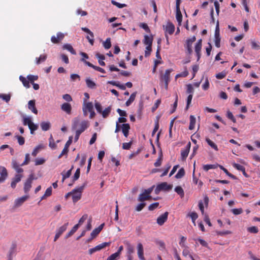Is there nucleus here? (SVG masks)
Instances as JSON below:
<instances>
[{"label":"nucleus","mask_w":260,"mask_h":260,"mask_svg":"<svg viewBox=\"0 0 260 260\" xmlns=\"http://www.w3.org/2000/svg\"><path fill=\"white\" fill-rule=\"evenodd\" d=\"M132 145V141H130L128 143H123L122 144V148L125 150H128L131 148Z\"/></svg>","instance_id":"59"},{"label":"nucleus","mask_w":260,"mask_h":260,"mask_svg":"<svg viewBox=\"0 0 260 260\" xmlns=\"http://www.w3.org/2000/svg\"><path fill=\"white\" fill-rule=\"evenodd\" d=\"M122 132L125 137H127L130 129V125L128 123H123L121 125Z\"/></svg>","instance_id":"17"},{"label":"nucleus","mask_w":260,"mask_h":260,"mask_svg":"<svg viewBox=\"0 0 260 260\" xmlns=\"http://www.w3.org/2000/svg\"><path fill=\"white\" fill-rule=\"evenodd\" d=\"M169 213L168 212H165L164 214L160 215L157 218V223L159 225H162L167 221Z\"/></svg>","instance_id":"9"},{"label":"nucleus","mask_w":260,"mask_h":260,"mask_svg":"<svg viewBox=\"0 0 260 260\" xmlns=\"http://www.w3.org/2000/svg\"><path fill=\"white\" fill-rule=\"evenodd\" d=\"M99 234L98 231L94 229L90 234V237L87 240L86 242L88 243L90 242L93 238L96 237Z\"/></svg>","instance_id":"39"},{"label":"nucleus","mask_w":260,"mask_h":260,"mask_svg":"<svg viewBox=\"0 0 260 260\" xmlns=\"http://www.w3.org/2000/svg\"><path fill=\"white\" fill-rule=\"evenodd\" d=\"M63 49L67 50L70 51L72 54L75 55L76 54V51L74 49L72 45L70 44H66L62 46Z\"/></svg>","instance_id":"23"},{"label":"nucleus","mask_w":260,"mask_h":260,"mask_svg":"<svg viewBox=\"0 0 260 260\" xmlns=\"http://www.w3.org/2000/svg\"><path fill=\"white\" fill-rule=\"evenodd\" d=\"M111 110V106H109L108 107L106 108L104 111H102V112L101 113L102 114L103 117L104 118L107 117L109 115Z\"/></svg>","instance_id":"37"},{"label":"nucleus","mask_w":260,"mask_h":260,"mask_svg":"<svg viewBox=\"0 0 260 260\" xmlns=\"http://www.w3.org/2000/svg\"><path fill=\"white\" fill-rule=\"evenodd\" d=\"M202 40L200 39L196 43L195 46V51L196 53H198L199 52H201V50L202 48Z\"/></svg>","instance_id":"38"},{"label":"nucleus","mask_w":260,"mask_h":260,"mask_svg":"<svg viewBox=\"0 0 260 260\" xmlns=\"http://www.w3.org/2000/svg\"><path fill=\"white\" fill-rule=\"evenodd\" d=\"M49 146L50 148L52 149H55L57 147L56 144L54 142V139L53 138V137L52 135H50V138H49Z\"/></svg>","instance_id":"45"},{"label":"nucleus","mask_w":260,"mask_h":260,"mask_svg":"<svg viewBox=\"0 0 260 260\" xmlns=\"http://www.w3.org/2000/svg\"><path fill=\"white\" fill-rule=\"evenodd\" d=\"M29 161H30L29 154L26 153L25 155V160L23 161V162L20 165V166H23L24 165H26L29 164Z\"/></svg>","instance_id":"55"},{"label":"nucleus","mask_w":260,"mask_h":260,"mask_svg":"<svg viewBox=\"0 0 260 260\" xmlns=\"http://www.w3.org/2000/svg\"><path fill=\"white\" fill-rule=\"evenodd\" d=\"M0 98L2 99L6 102L8 103L10 100L11 95H10V94H0Z\"/></svg>","instance_id":"47"},{"label":"nucleus","mask_w":260,"mask_h":260,"mask_svg":"<svg viewBox=\"0 0 260 260\" xmlns=\"http://www.w3.org/2000/svg\"><path fill=\"white\" fill-rule=\"evenodd\" d=\"M172 71L173 69H172L167 70L165 74L161 76L160 80L164 81H170V74Z\"/></svg>","instance_id":"16"},{"label":"nucleus","mask_w":260,"mask_h":260,"mask_svg":"<svg viewBox=\"0 0 260 260\" xmlns=\"http://www.w3.org/2000/svg\"><path fill=\"white\" fill-rule=\"evenodd\" d=\"M29 198L28 196H24L15 200L14 208H16L21 206L25 201Z\"/></svg>","instance_id":"7"},{"label":"nucleus","mask_w":260,"mask_h":260,"mask_svg":"<svg viewBox=\"0 0 260 260\" xmlns=\"http://www.w3.org/2000/svg\"><path fill=\"white\" fill-rule=\"evenodd\" d=\"M47 58V55H41L39 58H36V63L39 64L41 62L44 61Z\"/></svg>","instance_id":"43"},{"label":"nucleus","mask_w":260,"mask_h":260,"mask_svg":"<svg viewBox=\"0 0 260 260\" xmlns=\"http://www.w3.org/2000/svg\"><path fill=\"white\" fill-rule=\"evenodd\" d=\"M190 123L189 125V129L192 130L194 128V125L196 122V118L193 115H190L189 117Z\"/></svg>","instance_id":"24"},{"label":"nucleus","mask_w":260,"mask_h":260,"mask_svg":"<svg viewBox=\"0 0 260 260\" xmlns=\"http://www.w3.org/2000/svg\"><path fill=\"white\" fill-rule=\"evenodd\" d=\"M34 179H36V178H34V174H31L29 175L28 179L24 183V191L25 193H27L29 191L31 187L32 182Z\"/></svg>","instance_id":"3"},{"label":"nucleus","mask_w":260,"mask_h":260,"mask_svg":"<svg viewBox=\"0 0 260 260\" xmlns=\"http://www.w3.org/2000/svg\"><path fill=\"white\" fill-rule=\"evenodd\" d=\"M185 170L184 169L182 168L180 169H179L178 173L175 175V178L177 179H180L182 178L185 175Z\"/></svg>","instance_id":"32"},{"label":"nucleus","mask_w":260,"mask_h":260,"mask_svg":"<svg viewBox=\"0 0 260 260\" xmlns=\"http://www.w3.org/2000/svg\"><path fill=\"white\" fill-rule=\"evenodd\" d=\"M80 60L81 61L83 62L86 65H87L88 67H90L91 68H92L93 69H94L96 71H98L100 72L103 73H105L106 72L103 69H102V68L99 67H97V66H95L92 64L90 62L87 61L86 60H85L84 58H81Z\"/></svg>","instance_id":"10"},{"label":"nucleus","mask_w":260,"mask_h":260,"mask_svg":"<svg viewBox=\"0 0 260 260\" xmlns=\"http://www.w3.org/2000/svg\"><path fill=\"white\" fill-rule=\"evenodd\" d=\"M85 186V184L84 183L82 186L78 188L74 189L71 191L73 202L74 203H76L78 201L80 200L81 198L82 192L84 189Z\"/></svg>","instance_id":"2"},{"label":"nucleus","mask_w":260,"mask_h":260,"mask_svg":"<svg viewBox=\"0 0 260 260\" xmlns=\"http://www.w3.org/2000/svg\"><path fill=\"white\" fill-rule=\"evenodd\" d=\"M192 43L189 42H187L186 41V50H187V53H188V54H191L192 52V49H191V47H192Z\"/></svg>","instance_id":"42"},{"label":"nucleus","mask_w":260,"mask_h":260,"mask_svg":"<svg viewBox=\"0 0 260 260\" xmlns=\"http://www.w3.org/2000/svg\"><path fill=\"white\" fill-rule=\"evenodd\" d=\"M174 25L171 22H168L165 28L166 32H168L169 35H172L174 33Z\"/></svg>","instance_id":"15"},{"label":"nucleus","mask_w":260,"mask_h":260,"mask_svg":"<svg viewBox=\"0 0 260 260\" xmlns=\"http://www.w3.org/2000/svg\"><path fill=\"white\" fill-rule=\"evenodd\" d=\"M27 78L29 82H30L31 84L34 83V81L37 80L38 79V76L29 75L27 76Z\"/></svg>","instance_id":"50"},{"label":"nucleus","mask_w":260,"mask_h":260,"mask_svg":"<svg viewBox=\"0 0 260 260\" xmlns=\"http://www.w3.org/2000/svg\"><path fill=\"white\" fill-rule=\"evenodd\" d=\"M219 165L217 164H213V165H205L203 166V169L208 171L210 169H214L218 167Z\"/></svg>","instance_id":"29"},{"label":"nucleus","mask_w":260,"mask_h":260,"mask_svg":"<svg viewBox=\"0 0 260 260\" xmlns=\"http://www.w3.org/2000/svg\"><path fill=\"white\" fill-rule=\"evenodd\" d=\"M158 117L157 118V120L155 122V126L154 129L152 133V136H153L155 133L158 131L159 128V122H158Z\"/></svg>","instance_id":"53"},{"label":"nucleus","mask_w":260,"mask_h":260,"mask_svg":"<svg viewBox=\"0 0 260 260\" xmlns=\"http://www.w3.org/2000/svg\"><path fill=\"white\" fill-rule=\"evenodd\" d=\"M28 108L35 114L38 113V110L35 106V100H30L28 102Z\"/></svg>","instance_id":"18"},{"label":"nucleus","mask_w":260,"mask_h":260,"mask_svg":"<svg viewBox=\"0 0 260 260\" xmlns=\"http://www.w3.org/2000/svg\"><path fill=\"white\" fill-rule=\"evenodd\" d=\"M95 108L99 113H101L102 112V107L100 103L95 102Z\"/></svg>","instance_id":"64"},{"label":"nucleus","mask_w":260,"mask_h":260,"mask_svg":"<svg viewBox=\"0 0 260 260\" xmlns=\"http://www.w3.org/2000/svg\"><path fill=\"white\" fill-rule=\"evenodd\" d=\"M87 214H84L82 216V217L79 219L78 223L76 224L78 225V228L87 219Z\"/></svg>","instance_id":"56"},{"label":"nucleus","mask_w":260,"mask_h":260,"mask_svg":"<svg viewBox=\"0 0 260 260\" xmlns=\"http://www.w3.org/2000/svg\"><path fill=\"white\" fill-rule=\"evenodd\" d=\"M151 198V196L149 195H147L145 193V192H144L143 193H141L139 195L138 200L140 202H143L146 200H148L149 199Z\"/></svg>","instance_id":"26"},{"label":"nucleus","mask_w":260,"mask_h":260,"mask_svg":"<svg viewBox=\"0 0 260 260\" xmlns=\"http://www.w3.org/2000/svg\"><path fill=\"white\" fill-rule=\"evenodd\" d=\"M206 141L207 142V143H208V144L211 147H212V148H213L214 150L217 151L218 149V147L217 146V145L213 142L209 138H206Z\"/></svg>","instance_id":"35"},{"label":"nucleus","mask_w":260,"mask_h":260,"mask_svg":"<svg viewBox=\"0 0 260 260\" xmlns=\"http://www.w3.org/2000/svg\"><path fill=\"white\" fill-rule=\"evenodd\" d=\"M119 256L118 253L115 252L109 256L107 260H117Z\"/></svg>","instance_id":"61"},{"label":"nucleus","mask_w":260,"mask_h":260,"mask_svg":"<svg viewBox=\"0 0 260 260\" xmlns=\"http://www.w3.org/2000/svg\"><path fill=\"white\" fill-rule=\"evenodd\" d=\"M103 46L106 49H109L111 47V39L110 38H107L103 43Z\"/></svg>","instance_id":"41"},{"label":"nucleus","mask_w":260,"mask_h":260,"mask_svg":"<svg viewBox=\"0 0 260 260\" xmlns=\"http://www.w3.org/2000/svg\"><path fill=\"white\" fill-rule=\"evenodd\" d=\"M175 191L179 194L180 195V196L182 198L184 197V190L183 189H182V188L180 186H176L175 188Z\"/></svg>","instance_id":"36"},{"label":"nucleus","mask_w":260,"mask_h":260,"mask_svg":"<svg viewBox=\"0 0 260 260\" xmlns=\"http://www.w3.org/2000/svg\"><path fill=\"white\" fill-rule=\"evenodd\" d=\"M215 45L216 47L219 48L220 46V37L219 34V22L217 21V24L215 28Z\"/></svg>","instance_id":"5"},{"label":"nucleus","mask_w":260,"mask_h":260,"mask_svg":"<svg viewBox=\"0 0 260 260\" xmlns=\"http://www.w3.org/2000/svg\"><path fill=\"white\" fill-rule=\"evenodd\" d=\"M226 116L229 119H231L233 122H234V123L236 122V118L234 117L232 113L230 111H227Z\"/></svg>","instance_id":"52"},{"label":"nucleus","mask_w":260,"mask_h":260,"mask_svg":"<svg viewBox=\"0 0 260 260\" xmlns=\"http://www.w3.org/2000/svg\"><path fill=\"white\" fill-rule=\"evenodd\" d=\"M140 27L143 28L147 32H150V30L146 23H141L139 25Z\"/></svg>","instance_id":"57"},{"label":"nucleus","mask_w":260,"mask_h":260,"mask_svg":"<svg viewBox=\"0 0 260 260\" xmlns=\"http://www.w3.org/2000/svg\"><path fill=\"white\" fill-rule=\"evenodd\" d=\"M158 185H159V187L160 188L161 190H164V191H169L173 187L172 185L168 184V183L167 182H162Z\"/></svg>","instance_id":"19"},{"label":"nucleus","mask_w":260,"mask_h":260,"mask_svg":"<svg viewBox=\"0 0 260 260\" xmlns=\"http://www.w3.org/2000/svg\"><path fill=\"white\" fill-rule=\"evenodd\" d=\"M138 255L140 260H145V258L143 255L144 250L143 245L140 243L138 244Z\"/></svg>","instance_id":"14"},{"label":"nucleus","mask_w":260,"mask_h":260,"mask_svg":"<svg viewBox=\"0 0 260 260\" xmlns=\"http://www.w3.org/2000/svg\"><path fill=\"white\" fill-rule=\"evenodd\" d=\"M176 18L178 22L179 25H181V22L182 20V15L180 10V7H176Z\"/></svg>","instance_id":"20"},{"label":"nucleus","mask_w":260,"mask_h":260,"mask_svg":"<svg viewBox=\"0 0 260 260\" xmlns=\"http://www.w3.org/2000/svg\"><path fill=\"white\" fill-rule=\"evenodd\" d=\"M16 250V245L15 244H12L10 247L8 254V260H12L13 257L15 255Z\"/></svg>","instance_id":"13"},{"label":"nucleus","mask_w":260,"mask_h":260,"mask_svg":"<svg viewBox=\"0 0 260 260\" xmlns=\"http://www.w3.org/2000/svg\"><path fill=\"white\" fill-rule=\"evenodd\" d=\"M136 94L137 92H135L131 95L129 99L125 103L126 106H129L135 101Z\"/></svg>","instance_id":"25"},{"label":"nucleus","mask_w":260,"mask_h":260,"mask_svg":"<svg viewBox=\"0 0 260 260\" xmlns=\"http://www.w3.org/2000/svg\"><path fill=\"white\" fill-rule=\"evenodd\" d=\"M89 125V122L86 120H83L80 122L78 118H75L73 120L72 125V131H83V132L87 129Z\"/></svg>","instance_id":"1"},{"label":"nucleus","mask_w":260,"mask_h":260,"mask_svg":"<svg viewBox=\"0 0 260 260\" xmlns=\"http://www.w3.org/2000/svg\"><path fill=\"white\" fill-rule=\"evenodd\" d=\"M73 169V166H72L70 170H68L65 174L64 172L61 173V175L62 176V182H63L64 180L68 178H69L72 173V170Z\"/></svg>","instance_id":"27"},{"label":"nucleus","mask_w":260,"mask_h":260,"mask_svg":"<svg viewBox=\"0 0 260 260\" xmlns=\"http://www.w3.org/2000/svg\"><path fill=\"white\" fill-rule=\"evenodd\" d=\"M152 42H153V37L151 36L149 37L147 35L144 36V39L143 40V43L147 45H152Z\"/></svg>","instance_id":"21"},{"label":"nucleus","mask_w":260,"mask_h":260,"mask_svg":"<svg viewBox=\"0 0 260 260\" xmlns=\"http://www.w3.org/2000/svg\"><path fill=\"white\" fill-rule=\"evenodd\" d=\"M32 122V121L31 120V117H23V124L24 125H27L28 126Z\"/></svg>","instance_id":"46"},{"label":"nucleus","mask_w":260,"mask_h":260,"mask_svg":"<svg viewBox=\"0 0 260 260\" xmlns=\"http://www.w3.org/2000/svg\"><path fill=\"white\" fill-rule=\"evenodd\" d=\"M45 162V159H44L43 158H37L35 160V165L38 166V165H42Z\"/></svg>","instance_id":"60"},{"label":"nucleus","mask_w":260,"mask_h":260,"mask_svg":"<svg viewBox=\"0 0 260 260\" xmlns=\"http://www.w3.org/2000/svg\"><path fill=\"white\" fill-rule=\"evenodd\" d=\"M19 80L22 82L23 86L26 88H29L30 85L28 80H27L26 79L22 76H20Z\"/></svg>","instance_id":"28"},{"label":"nucleus","mask_w":260,"mask_h":260,"mask_svg":"<svg viewBox=\"0 0 260 260\" xmlns=\"http://www.w3.org/2000/svg\"><path fill=\"white\" fill-rule=\"evenodd\" d=\"M188 216L190 217L191 219H192V222L193 223V224L194 225H196V223H195V220L198 218V214L196 213V212H191L190 213H189L188 214Z\"/></svg>","instance_id":"40"},{"label":"nucleus","mask_w":260,"mask_h":260,"mask_svg":"<svg viewBox=\"0 0 260 260\" xmlns=\"http://www.w3.org/2000/svg\"><path fill=\"white\" fill-rule=\"evenodd\" d=\"M86 83L88 87L93 89L95 88L96 86L95 83L91 81L89 78H87L86 79Z\"/></svg>","instance_id":"30"},{"label":"nucleus","mask_w":260,"mask_h":260,"mask_svg":"<svg viewBox=\"0 0 260 260\" xmlns=\"http://www.w3.org/2000/svg\"><path fill=\"white\" fill-rule=\"evenodd\" d=\"M126 245H127V255L128 254L132 255V254L134 252V247L129 243H127L126 244Z\"/></svg>","instance_id":"48"},{"label":"nucleus","mask_w":260,"mask_h":260,"mask_svg":"<svg viewBox=\"0 0 260 260\" xmlns=\"http://www.w3.org/2000/svg\"><path fill=\"white\" fill-rule=\"evenodd\" d=\"M78 228V225H75L72 230L66 235V238H68L72 236L77 231Z\"/></svg>","instance_id":"31"},{"label":"nucleus","mask_w":260,"mask_h":260,"mask_svg":"<svg viewBox=\"0 0 260 260\" xmlns=\"http://www.w3.org/2000/svg\"><path fill=\"white\" fill-rule=\"evenodd\" d=\"M194 92V89L192 86L191 84H188L187 85V90H186V92L187 93H189V94H192V93H193Z\"/></svg>","instance_id":"62"},{"label":"nucleus","mask_w":260,"mask_h":260,"mask_svg":"<svg viewBox=\"0 0 260 260\" xmlns=\"http://www.w3.org/2000/svg\"><path fill=\"white\" fill-rule=\"evenodd\" d=\"M0 183H3L8 176V171L5 167L0 166Z\"/></svg>","instance_id":"6"},{"label":"nucleus","mask_w":260,"mask_h":260,"mask_svg":"<svg viewBox=\"0 0 260 260\" xmlns=\"http://www.w3.org/2000/svg\"><path fill=\"white\" fill-rule=\"evenodd\" d=\"M42 129L44 131H47L50 128L51 124L49 121H43L40 124Z\"/></svg>","instance_id":"22"},{"label":"nucleus","mask_w":260,"mask_h":260,"mask_svg":"<svg viewBox=\"0 0 260 260\" xmlns=\"http://www.w3.org/2000/svg\"><path fill=\"white\" fill-rule=\"evenodd\" d=\"M16 137L17 139L18 142L20 145H22L24 144L25 139L23 137L20 136H16Z\"/></svg>","instance_id":"63"},{"label":"nucleus","mask_w":260,"mask_h":260,"mask_svg":"<svg viewBox=\"0 0 260 260\" xmlns=\"http://www.w3.org/2000/svg\"><path fill=\"white\" fill-rule=\"evenodd\" d=\"M110 244V242H104L101 244H99L92 248L89 249L88 250L89 254H92V253L101 250V249L104 248L106 246H109Z\"/></svg>","instance_id":"4"},{"label":"nucleus","mask_w":260,"mask_h":260,"mask_svg":"<svg viewBox=\"0 0 260 260\" xmlns=\"http://www.w3.org/2000/svg\"><path fill=\"white\" fill-rule=\"evenodd\" d=\"M232 212L235 215H239L243 212L242 208L233 209L231 210Z\"/></svg>","instance_id":"58"},{"label":"nucleus","mask_w":260,"mask_h":260,"mask_svg":"<svg viewBox=\"0 0 260 260\" xmlns=\"http://www.w3.org/2000/svg\"><path fill=\"white\" fill-rule=\"evenodd\" d=\"M68 225V222L65 223L62 226H60L58 230L57 231L56 233L55 234L54 241H56L59 237L61 235V234L67 230V226Z\"/></svg>","instance_id":"8"},{"label":"nucleus","mask_w":260,"mask_h":260,"mask_svg":"<svg viewBox=\"0 0 260 260\" xmlns=\"http://www.w3.org/2000/svg\"><path fill=\"white\" fill-rule=\"evenodd\" d=\"M152 51V45H148L146 47L145 50V57H147L150 56Z\"/></svg>","instance_id":"44"},{"label":"nucleus","mask_w":260,"mask_h":260,"mask_svg":"<svg viewBox=\"0 0 260 260\" xmlns=\"http://www.w3.org/2000/svg\"><path fill=\"white\" fill-rule=\"evenodd\" d=\"M190 142H189L185 147V148L181 151V155L182 160L186 159L188 156L190 148Z\"/></svg>","instance_id":"11"},{"label":"nucleus","mask_w":260,"mask_h":260,"mask_svg":"<svg viewBox=\"0 0 260 260\" xmlns=\"http://www.w3.org/2000/svg\"><path fill=\"white\" fill-rule=\"evenodd\" d=\"M162 160V154L161 150H160L159 157H158V159H157L156 161L154 164V166L156 167H159L161 164Z\"/></svg>","instance_id":"34"},{"label":"nucleus","mask_w":260,"mask_h":260,"mask_svg":"<svg viewBox=\"0 0 260 260\" xmlns=\"http://www.w3.org/2000/svg\"><path fill=\"white\" fill-rule=\"evenodd\" d=\"M247 231L250 233L256 234L258 232V228L256 226H253L247 228Z\"/></svg>","instance_id":"54"},{"label":"nucleus","mask_w":260,"mask_h":260,"mask_svg":"<svg viewBox=\"0 0 260 260\" xmlns=\"http://www.w3.org/2000/svg\"><path fill=\"white\" fill-rule=\"evenodd\" d=\"M61 109L67 114H71L72 111L71 105L68 103H64L61 105Z\"/></svg>","instance_id":"12"},{"label":"nucleus","mask_w":260,"mask_h":260,"mask_svg":"<svg viewBox=\"0 0 260 260\" xmlns=\"http://www.w3.org/2000/svg\"><path fill=\"white\" fill-rule=\"evenodd\" d=\"M28 127L30 129V134L33 135L34 134V132L38 128V125L32 122L28 126Z\"/></svg>","instance_id":"33"},{"label":"nucleus","mask_w":260,"mask_h":260,"mask_svg":"<svg viewBox=\"0 0 260 260\" xmlns=\"http://www.w3.org/2000/svg\"><path fill=\"white\" fill-rule=\"evenodd\" d=\"M80 170L79 168H78L76 172H75V173L74 174V176L73 177V182H74L75 181H76L77 180H78L80 177Z\"/></svg>","instance_id":"49"},{"label":"nucleus","mask_w":260,"mask_h":260,"mask_svg":"<svg viewBox=\"0 0 260 260\" xmlns=\"http://www.w3.org/2000/svg\"><path fill=\"white\" fill-rule=\"evenodd\" d=\"M86 110H88V112H90L93 110V105L91 102H88L85 105V107Z\"/></svg>","instance_id":"51"}]
</instances>
